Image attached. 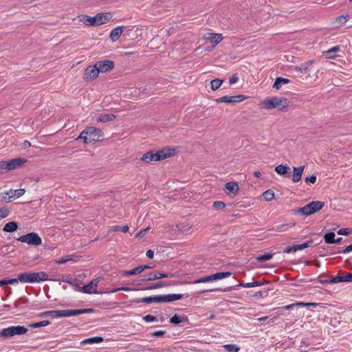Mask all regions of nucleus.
Masks as SVG:
<instances>
[{
    "label": "nucleus",
    "mask_w": 352,
    "mask_h": 352,
    "mask_svg": "<svg viewBox=\"0 0 352 352\" xmlns=\"http://www.w3.org/2000/svg\"><path fill=\"white\" fill-rule=\"evenodd\" d=\"M133 290H137V289H133V288H131V287H120V288H116V289H113L112 290H107V291L102 292V294L103 293H104V294H107V293H115V292H117L118 291L129 292V291H133Z\"/></svg>",
    "instance_id": "a18cd8bd"
},
{
    "label": "nucleus",
    "mask_w": 352,
    "mask_h": 352,
    "mask_svg": "<svg viewBox=\"0 0 352 352\" xmlns=\"http://www.w3.org/2000/svg\"><path fill=\"white\" fill-rule=\"evenodd\" d=\"M76 316V309L56 310V318L70 317Z\"/></svg>",
    "instance_id": "5701e85b"
},
{
    "label": "nucleus",
    "mask_w": 352,
    "mask_h": 352,
    "mask_svg": "<svg viewBox=\"0 0 352 352\" xmlns=\"http://www.w3.org/2000/svg\"><path fill=\"white\" fill-rule=\"evenodd\" d=\"M335 239V233L333 232H330L324 234V240L326 243L327 244H332L333 243V241Z\"/></svg>",
    "instance_id": "4c0bfd02"
},
{
    "label": "nucleus",
    "mask_w": 352,
    "mask_h": 352,
    "mask_svg": "<svg viewBox=\"0 0 352 352\" xmlns=\"http://www.w3.org/2000/svg\"><path fill=\"white\" fill-rule=\"evenodd\" d=\"M336 280H338L337 276L333 277V278H331V279L322 280L320 281V283H323V284H336V283H338V282L336 281Z\"/></svg>",
    "instance_id": "864d4df0"
},
{
    "label": "nucleus",
    "mask_w": 352,
    "mask_h": 352,
    "mask_svg": "<svg viewBox=\"0 0 352 352\" xmlns=\"http://www.w3.org/2000/svg\"><path fill=\"white\" fill-rule=\"evenodd\" d=\"M157 154H159L160 161L163 160L173 156L175 154V149L170 147L164 148L161 151H158Z\"/></svg>",
    "instance_id": "f3484780"
},
{
    "label": "nucleus",
    "mask_w": 352,
    "mask_h": 352,
    "mask_svg": "<svg viewBox=\"0 0 352 352\" xmlns=\"http://www.w3.org/2000/svg\"><path fill=\"white\" fill-rule=\"evenodd\" d=\"M4 281L6 283V285H7V284H11V285L17 284L19 282H20L19 281V275L18 276L17 278L4 280Z\"/></svg>",
    "instance_id": "bf43d9fd"
},
{
    "label": "nucleus",
    "mask_w": 352,
    "mask_h": 352,
    "mask_svg": "<svg viewBox=\"0 0 352 352\" xmlns=\"http://www.w3.org/2000/svg\"><path fill=\"white\" fill-rule=\"evenodd\" d=\"M260 285H261V283H260L258 282L254 281V282H250V283H241L240 285H238L236 286L229 287H226V288H224V289L214 288V289H207V290H201V291L197 292L196 294L200 295V294H202L206 293V292H230V291H231L233 289H236L238 288V287H240V286L241 287H243L249 288V287H257V286H260Z\"/></svg>",
    "instance_id": "0eeeda50"
},
{
    "label": "nucleus",
    "mask_w": 352,
    "mask_h": 352,
    "mask_svg": "<svg viewBox=\"0 0 352 352\" xmlns=\"http://www.w3.org/2000/svg\"><path fill=\"white\" fill-rule=\"evenodd\" d=\"M212 281V275L206 276L204 277H201L200 278L196 279L193 280L192 283L193 284H197V283H207V282H211Z\"/></svg>",
    "instance_id": "79ce46f5"
},
{
    "label": "nucleus",
    "mask_w": 352,
    "mask_h": 352,
    "mask_svg": "<svg viewBox=\"0 0 352 352\" xmlns=\"http://www.w3.org/2000/svg\"><path fill=\"white\" fill-rule=\"evenodd\" d=\"M324 205V204L322 201H311L309 204L296 210L294 214L305 216L311 215L320 210Z\"/></svg>",
    "instance_id": "39448f33"
},
{
    "label": "nucleus",
    "mask_w": 352,
    "mask_h": 352,
    "mask_svg": "<svg viewBox=\"0 0 352 352\" xmlns=\"http://www.w3.org/2000/svg\"><path fill=\"white\" fill-rule=\"evenodd\" d=\"M223 347L228 352H239L240 351V347L236 344H228L223 345Z\"/></svg>",
    "instance_id": "58836bf2"
},
{
    "label": "nucleus",
    "mask_w": 352,
    "mask_h": 352,
    "mask_svg": "<svg viewBox=\"0 0 352 352\" xmlns=\"http://www.w3.org/2000/svg\"><path fill=\"white\" fill-rule=\"evenodd\" d=\"M111 18V12H100L94 16L82 15L80 21L87 26H98L107 23Z\"/></svg>",
    "instance_id": "f03ea898"
},
{
    "label": "nucleus",
    "mask_w": 352,
    "mask_h": 352,
    "mask_svg": "<svg viewBox=\"0 0 352 352\" xmlns=\"http://www.w3.org/2000/svg\"><path fill=\"white\" fill-rule=\"evenodd\" d=\"M8 195L10 196V200L11 201L21 197V196H23L24 194H25V189L23 188H20V189H17V190H12V189H10L9 190H8Z\"/></svg>",
    "instance_id": "4be33fe9"
},
{
    "label": "nucleus",
    "mask_w": 352,
    "mask_h": 352,
    "mask_svg": "<svg viewBox=\"0 0 352 352\" xmlns=\"http://www.w3.org/2000/svg\"><path fill=\"white\" fill-rule=\"evenodd\" d=\"M176 227L179 231H180L182 232H184V233L190 232V230L192 229V225H190L188 223H184L178 224V225H177Z\"/></svg>",
    "instance_id": "7c9ffc66"
},
{
    "label": "nucleus",
    "mask_w": 352,
    "mask_h": 352,
    "mask_svg": "<svg viewBox=\"0 0 352 352\" xmlns=\"http://www.w3.org/2000/svg\"><path fill=\"white\" fill-rule=\"evenodd\" d=\"M337 278L338 280H336V281H338V283L352 282V273H347L344 276H338Z\"/></svg>",
    "instance_id": "e433bc0d"
},
{
    "label": "nucleus",
    "mask_w": 352,
    "mask_h": 352,
    "mask_svg": "<svg viewBox=\"0 0 352 352\" xmlns=\"http://www.w3.org/2000/svg\"><path fill=\"white\" fill-rule=\"evenodd\" d=\"M144 320L146 322H151L154 321H157V319L155 316H153L152 315H146L143 318Z\"/></svg>",
    "instance_id": "5fc2aeb1"
},
{
    "label": "nucleus",
    "mask_w": 352,
    "mask_h": 352,
    "mask_svg": "<svg viewBox=\"0 0 352 352\" xmlns=\"http://www.w3.org/2000/svg\"><path fill=\"white\" fill-rule=\"evenodd\" d=\"M99 75L98 69L95 65L88 66L83 74V79L85 81H91L96 79Z\"/></svg>",
    "instance_id": "9b49d317"
},
{
    "label": "nucleus",
    "mask_w": 352,
    "mask_h": 352,
    "mask_svg": "<svg viewBox=\"0 0 352 352\" xmlns=\"http://www.w3.org/2000/svg\"><path fill=\"white\" fill-rule=\"evenodd\" d=\"M305 182L306 183L314 184L316 182V176L311 175L310 177H307L305 179Z\"/></svg>",
    "instance_id": "052dcab7"
},
{
    "label": "nucleus",
    "mask_w": 352,
    "mask_h": 352,
    "mask_svg": "<svg viewBox=\"0 0 352 352\" xmlns=\"http://www.w3.org/2000/svg\"><path fill=\"white\" fill-rule=\"evenodd\" d=\"M99 283V278L92 279L90 283L87 285L80 287L78 285H76V290L81 291L85 294H102V292H97L96 287Z\"/></svg>",
    "instance_id": "1a4fd4ad"
},
{
    "label": "nucleus",
    "mask_w": 352,
    "mask_h": 352,
    "mask_svg": "<svg viewBox=\"0 0 352 352\" xmlns=\"http://www.w3.org/2000/svg\"><path fill=\"white\" fill-rule=\"evenodd\" d=\"M213 206L217 210H221L225 208L226 204L223 201H216L213 203Z\"/></svg>",
    "instance_id": "603ef678"
},
{
    "label": "nucleus",
    "mask_w": 352,
    "mask_h": 352,
    "mask_svg": "<svg viewBox=\"0 0 352 352\" xmlns=\"http://www.w3.org/2000/svg\"><path fill=\"white\" fill-rule=\"evenodd\" d=\"M124 26H118L113 29L110 33L109 37L112 41H116L121 36Z\"/></svg>",
    "instance_id": "412c9836"
},
{
    "label": "nucleus",
    "mask_w": 352,
    "mask_h": 352,
    "mask_svg": "<svg viewBox=\"0 0 352 352\" xmlns=\"http://www.w3.org/2000/svg\"><path fill=\"white\" fill-rule=\"evenodd\" d=\"M340 51V47L338 46H335L333 47H331L330 48L329 50H328L327 51H326V53L327 54H331V53H335V52H338Z\"/></svg>",
    "instance_id": "680f3d73"
},
{
    "label": "nucleus",
    "mask_w": 352,
    "mask_h": 352,
    "mask_svg": "<svg viewBox=\"0 0 352 352\" xmlns=\"http://www.w3.org/2000/svg\"><path fill=\"white\" fill-rule=\"evenodd\" d=\"M18 224L15 221H10L4 225L3 231L5 232H13L18 229Z\"/></svg>",
    "instance_id": "b1692460"
},
{
    "label": "nucleus",
    "mask_w": 352,
    "mask_h": 352,
    "mask_svg": "<svg viewBox=\"0 0 352 352\" xmlns=\"http://www.w3.org/2000/svg\"><path fill=\"white\" fill-rule=\"evenodd\" d=\"M273 257V254L271 253H265L263 255H261L256 258V260L259 262H265L272 259Z\"/></svg>",
    "instance_id": "c03bdc74"
},
{
    "label": "nucleus",
    "mask_w": 352,
    "mask_h": 352,
    "mask_svg": "<svg viewBox=\"0 0 352 352\" xmlns=\"http://www.w3.org/2000/svg\"><path fill=\"white\" fill-rule=\"evenodd\" d=\"M311 62H307L305 65H302L300 67H296V70L300 72L301 74H305L309 72V66L311 65Z\"/></svg>",
    "instance_id": "ea45409f"
},
{
    "label": "nucleus",
    "mask_w": 352,
    "mask_h": 352,
    "mask_svg": "<svg viewBox=\"0 0 352 352\" xmlns=\"http://www.w3.org/2000/svg\"><path fill=\"white\" fill-rule=\"evenodd\" d=\"M312 244H313V241L310 240V241L305 242L304 243H302V244H296V245L288 246L284 250V252L287 253V254H289L292 252H296L298 250H302L307 248L311 247L312 245Z\"/></svg>",
    "instance_id": "ddd939ff"
},
{
    "label": "nucleus",
    "mask_w": 352,
    "mask_h": 352,
    "mask_svg": "<svg viewBox=\"0 0 352 352\" xmlns=\"http://www.w3.org/2000/svg\"><path fill=\"white\" fill-rule=\"evenodd\" d=\"M352 252V244L351 245H348L344 250H343V253L344 254H348L349 252Z\"/></svg>",
    "instance_id": "774afa93"
},
{
    "label": "nucleus",
    "mask_w": 352,
    "mask_h": 352,
    "mask_svg": "<svg viewBox=\"0 0 352 352\" xmlns=\"http://www.w3.org/2000/svg\"><path fill=\"white\" fill-rule=\"evenodd\" d=\"M347 20V16L341 15L336 19L335 24L336 26H341L344 25L346 23Z\"/></svg>",
    "instance_id": "a19ab883"
},
{
    "label": "nucleus",
    "mask_w": 352,
    "mask_h": 352,
    "mask_svg": "<svg viewBox=\"0 0 352 352\" xmlns=\"http://www.w3.org/2000/svg\"><path fill=\"white\" fill-rule=\"evenodd\" d=\"M289 105V101L285 98L271 97L263 100L260 106L265 109H272L280 108L282 111H285Z\"/></svg>",
    "instance_id": "7ed1b4c3"
},
{
    "label": "nucleus",
    "mask_w": 352,
    "mask_h": 352,
    "mask_svg": "<svg viewBox=\"0 0 352 352\" xmlns=\"http://www.w3.org/2000/svg\"><path fill=\"white\" fill-rule=\"evenodd\" d=\"M351 232L349 228H341L338 231V234L340 235H348Z\"/></svg>",
    "instance_id": "13d9d810"
},
{
    "label": "nucleus",
    "mask_w": 352,
    "mask_h": 352,
    "mask_svg": "<svg viewBox=\"0 0 352 352\" xmlns=\"http://www.w3.org/2000/svg\"><path fill=\"white\" fill-rule=\"evenodd\" d=\"M305 168V166L304 165L298 167H293L292 180L294 183L298 182L301 179Z\"/></svg>",
    "instance_id": "6ab92c4d"
},
{
    "label": "nucleus",
    "mask_w": 352,
    "mask_h": 352,
    "mask_svg": "<svg viewBox=\"0 0 352 352\" xmlns=\"http://www.w3.org/2000/svg\"><path fill=\"white\" fill-rule=\"evenodd\" d=\"M186 320L185 316H180L175 314L170 320V322L175 324H178Z\"/></svg>",
    "instance_id": "c9c22d12"
},
{
    "label": "nucleus",
    "mask_w": 352,
    "mask_h": 352,
    "mask_svg": "<svg viewBox=\"0 0 352 352\" xmlns=\"http://www.w3.org/2000/svg\"><path fill=\"white\" fill-rule=\"evenodd\" d=\"M48 280H50L48 275L45 272L19 274V281L23 283H40Z\"/></svg>",
    "instance_id": "20e7f679"
},
{
    "label": "nucleus",
    "mask_w": 352,
    "mask_h": 352,
    "mask_svg": "<svg viewBox=\"0 0 352 352\" xmlns=\"http://www.w3.org/2000/svg\"><path fill=\"white\" fill-rule=\"evenodd\" d=\"M160 302H173V295L166 294V295H160Z\"/></svg>",
    "instance_id": "49530a36"
},
{
    "label": "nucleus",
    "mask_w": 352,
    "mask_h": 352,
    "mask_svg": "<svg viewBox=\"0 0 352 352\" xmlns=\"http://www.w3.org/2000/svg\"><path fill=\"white\" fill-rule=\"evenodd\" d=\"M115 118H116V116L113 114H111V113L104 114V115H102L101 116H100L97 119V121L101 122H107L112 121Z\"/></svg>",
    "instance_id": "2f4dec72"
},
{
    "label": "nucleus",
    "mask_w": 352,
    "mask_h": 352,
    "mask_svg": "<svg viewBox=\"0 0 352 352\" xmlns=\"http://www.w3.org/2000/svg\"><path fill=\"white\" fill-rule=\"evenodd\" d=\"M0 202L9 203L11 202L8 192L5 191L0 192Z\"/></svg>",
    "instance_id": "09e8293b"
},
{
    "label": "nucleus",
    "mask_w": 352,
    "mask_h": 352,
    "mask_svg": "<svg viewBox=\"0 0 352 352\" xmlns=\"http://www.w3.org/2000/svg\"><path fill=\"white\" fill-rule=\"evenodd\" d=\"M289 80L287 78H284L281 77H278L276 79V81L273 85V87L279 89L283 85H286L289 83Z\"/></svg>",
    "instance_id": "c85d7f7f"
},
{
    "label": "nucleus",
    "mask_w": 352,
    "mask_h": 352,
    "mask_svg": "<svg viewBox=\"0 0 352 352\" xmlns=\"http://www.w3.org/2000/svg\"><path fill=\"white\" fill-rule=\"evenodd\" d=\"M203 39L212 44V47L214 48L223 39V35L219 33L207 32L204 34Z\"/></svg>",
    "instance_id": "9d476101"
},
{
    "label": "nucleus",
    "mask_w": 352,
    "mask_h": 352,
    "mask_svg": "<svg viewBox=\"0 0 352 352\" xmlns=\"http://www.w3.org/2000/svg\"><path fill=\"white\" fill-rule=\"evenodd\" d=\"M238 80H239L238 76L236 74H234L230 78L229 82H230V85H233V84L236 83L238 81Z\"/></svg>",
    "instance_id": "e2e57ef3"
},
{
    "label": "nucleus",
    "mask_w": 352,
    "mask_h": 352,
    "mask_svg": "<svg viewBox=\"0 0 352 352\" xmlns=\"http://www.w3.org/2000/svg\"><path fill=\"white\" fill-rule=\"evenodd\" d=\"M96 65L98 69L99 73H104L113 69L114 67V63L111 60H105L97 62Z\"/></svg>",
    "instance_id": "2eb2a0df"
},
{
    "label": "nucleus",
    "mask_w": 352,
    "mask_h": 352,
    "mask_svg": "<svg viewBox=\"0 0 352 352\" xmlns=\"http://www.w3.org/2000/svg\"><path fill=\"white\" fill-rule=\"evenodd\" d=\"M63 280L66 283H68L69 284H70L72 285H75L74 280H73V278L72 277L67 276L66 278H63Z\"/></svg>",
    "instance_id": "69168bd1"
},
{
    "label": "nucleus",
    "mask_w": 352,
    "mask_h": 352,
    "mask_svg": "<svg viewBox=\"0 0 352 352\" xmlns=\"http://www.w3.org/2000/svg\"><path fill=\"white\" fill-rule=\"evenodd\" d=\"M263 197L266 201H272L274 198V193L272 190H267L263 192Z\"/></svg>",
    "instance_id": "de8ad7c7"
},
{
    "label": "nucleus",
    "mask_w": 352,
    "mask_h": 352,
    "mask_svg": "<svg viewBox=\"0 0 352 352\" xmlns=\"http://www.w3.org/2000/svg\"><path fill=\"white\" fill-rule=\"evenodd\" d=\"M141 161L145 163H150L151 162L160 161L159 154L157 152L149 151L144 153L140 158Z\"/></svg>",
    "instance_id": "dca6fc26"
},
{
    "label": "nucleus",
    "mask_w": 352,
    "mask_h": 352,
    "mask_svg": "<svg viewBox=\"0 0 352 352\" xmlns=\"http://www.w3.org/2000/svg\"><path fill=\"white\" fill-rule=\"evenodd\" d=\"M318 305V303L316 302H298L296 303L290 304L286 305L283 307L285 310H289L296 307H316Z\"/></svg>",
    "instance_id": "aec40b11"
},
{
    "label": "nucleus",
    "mask_w": 352,
    "mask_h": 352,
    "mask_svg": "<svg viewBox=\"0 0 352 352\" xmlns=\"http://www.w3.org/2000/svg\"><path fill=\"white\" fill-rule=\"evenodd\" d=\"M3 171H9L8 161H0V173H2Z\"/></svg>",
    "instance_id": "8fccbe9b"
},
{
    "label": "nucleus",
    "mask_w": 352,
    "mask_h": 352,
    "mask_svg": "<svg viewBox=\"0 0 352 352\" xmlns=\"http://www.w3.org/2000/svg\"><path fill=\"white\" fill-rule=\"evenodd\" d=\"M167 285V284H165V283H156L152 286H150V287H146L147 289H157L159 287H162L163 286H166ZM168 285H170V284H168Z\"/></svg>",
    "instance_id": "4d7b16f0"
},
{
    "label": "nucleus",
    "mask_w": 352,
    "mask_h": 352,
    "mask_svg": "<svg viewBox=\"0 0 352 352\" xmlns=\"http://www.w3.org/2000/svg\"><path fill=\"white\" fill-rule=\"evenodd\" d=\"M27 162L26 160L23 158H16L8 161V170H12L21 167L23 164Z\"/></svg>",
    "instance_id": "a211bd4d"
},
{
    "label": "nucleus",
    "mask_w": 352,
    "mask_h": 352,
    "mask_svg": "<svg viewBox=\"0 0 352 352\" xmlns=\"http://www.w3.org/2000/svg\"><path fill=\"white\" fill-rule=\"evenodd\" d=\"M93 312L91 309H76V315H80L83 314H89Z\"/></svg>",
    "instance_id": "6e6d98bb"
},
{
    "label": "nucleus",
    "mask_w": 352,
    "mask_h": 352,
    "mask_svg": "<svg viewBox=\"0 0 352 352\" xmlns=\"http://www.w3.org/2000/svg\"><path fill=\"white\" fill-rule=\"evenodd\" d=\"M11 213V209L8 206L0 208V220L8 217Z\"/></svg>",
    "instance_id": "f704fd0d"
},
{
    "label": "nucleus",
    "mask_w": 352,
    "mask_h": 352,
    "mask_svg": "<svg viewBox=\"0 0 352 352\" xmlns=\"http://www.w3.org/2000/svg\"><path fill=\"white\" fill-rule=\"evenodd\" d=\"M77 257L78 256H76L74 255H69V256H67L65 257H63V258H61L58 260H56V263L57 264H64V263H66L67 262L69 261H77Z\"/></svg>",
    "instance_id": "473e14b6"
},
{
    "label": "nucleus",
    "mask_w": 352,
    "mask_h": 352,
    "mask_svg": "<svg viewBox=\"0 0 352 352\" xmlns=\"http://www.w3.org/2000/svg\"><path fill=\"white\" fill-rule=\"evenodd\" d=\"M231 274L230 272L215 273L212 274V281L230 277Z\"/></svg>",
    "instance_id": "a878e982"
},
{
    "label": "nucleus",
    "mask_w": 352,
    "mask_h": 352,
    "mask_svg": "<svg viewBox=\"0 0 352 352\" xmlns=\"http://www.w3.org/2000/svg\"><path fill=\"white\" fill-rule=\"evenodd\" d=\"M246 99V96L243 95L236 96H225L222 98L217 100V102H225V103H237L242 102Z\"/></svg>",
    "instance_id": "f8f14e48"
},
{
    "label": "nucleus",
    "mask_w": 352,
    "mask_h": 352,
    "mask_svg": "<svg viewBox=\"0 0 352 352\" xmlns=\"http://www.w3.org/2000/svg\"><path fill=\"white\" fill-rule=\"evenodd\" d=\"M102 131L98 128L89 126L84 129L76 140H82L86 144L100 141L103 138Z\"/></svg>",
    "instance_id": "f257e3e1"
},
{
    "label": "nucleus",
    "mask_w": 352,
    "mask_h": 352,
    "mask_svg": "<svg viewBox=\"0 0 352 352\" xmlns=\"http://www.w3.org/2000/svg\"><path fill=\"white\" fill-rule=\"evenodd\" d=\"M150 229V227H147L145 229L141 230L137 234L136 237H140L144 236L146 232Z\"/></svg>",
    "instance_id": "0e129e2a"
},
{
    "label": "nucleus",
    "mask_w": 352,
    "mask_h": 352,
    "mask_svg": "<svg viewBox=\"0 0 352 352\" xmlns=\"http://www.w3.org/2000/svg\"><path fill=\"white\" fill-rule=\"evenodd\" d=\"M41 316H50L56 318V310L47 311L41 314Z\"/></svg>",
    "instance_id": "3c124183"
},
{
    "label": "nucleus",
    "mask_w": 352,
    "mask_h": 352,
    "mask_svg": "<svg viewBox=\"0 0 352 352\" xmlns=\"http://www.w3.org/2000/svg\"><path fill=\"white\" fill-rule=\"evenodd\" d=\"M17 241L35 246L40 245L42 243V239L36 232H30L22 235L17 239Z\"/></svg>",
    "instance_id": "6e6552de"
},
{
    "label": "nucleus",
    "mask_w": 352,
    "mask_h": 352,
    "mask_svg": "<svg viewBox=\"0 0 352 352\" xmlns=\"http://www.w3.org/2000/svg\"><path fill=\"white\" fill-rule=\"evenodd\" d=\"M27 332L28 329L23 326H10L0 331V338H10L14 336L24 335Z\"/></svg>",
    "instance_id": "423d86ee"
},
{
    "label": "nucleus",
    "mask_w": 352,
    "mask_h": 352,
    "mask_svg": "<svg viewBox=\"0 0 352 352\" xmlns=\"http://www.w3.org/2000/svg\"><path fill=\"white\" fill-rule=\"evenodd\" d=\"M226 188L230 192H236L239 190V186L236 182H230L226 184Z\"/></svg>",
    "instance_id": "72a5a7b5"
},
{
    "label": "nucleus",
    "mask_w": 352,
    "mask_h": 352,
    "mask_svg": "<svg viewBox=\"0 0 352 352\" xmlns=\"http://www.w3.org/2000/svg\"><path fill=\"white\" fill-rule=\"evenodd\" d=\"M146 255L148 258H153L154 256V252L151 250H148L146 251Z\"/></svg>",
    "instance_id": "338daca9"
},
{
    "label": "nucleus",
    "mask_w": 352,
    "mask_h": 352,
    "mask_svg": "<svg viewBox=\"0 0 352 352\" xmlns=\"http://www.w3.org/2000/svg\"><path fill=\"white\" fill-rule=\"evenodd\" d=\"M142 272H143V270H142V265H140V266H138L131 270L122 271L121 273H122V275H123V276H131V275L138 274L141 273Z\"/></svg>",
    "instance_id": "bb28decb"
},
{
    "label": "nucleus",
    "mask_w": 352,
    "mask_h": 352,
    "mask_svg": "<svg viewBox=\"0 0 352 352\" xmlns=\"http://www.w3.org/2000/svg\"><path fill=\"white\" fill-rule=\"evenodd\" d=\"M103 341V338L97 336V337H93L90 338H87L85 340H83L81 342V344H94V343H100Z\"/></svg>",
    "instance_id": "c756f323"
},
{
    "label": "nucleus",
    "mask_w": 352,
    "mask_h": 352,
    "mask_svg": "<svg viewBox=\"0 0 352 352\" xmlns=\"http://www.w3.org/2000/svg\"><path fill=\"white\" fill-rule=\"evenodd\" d=\"M177 276L176 273H151L148 274L147 276H144V278L142 279L144 280H157L162 278H172Z\"/></svg>",
    "instance_id": "4468645a"
},
{
    "label": "nucleus",
    "mask_w": 352,
    "mask_h": 352,
    "mask_svg": "<svg viewBox=\"0 0 352 352\" xmlns=\"http://www.w3.org/2000/svg\"><path fill=\"white\" fill-rule=\"evenodd\" d=\"M140 302L148 304L153 302L159 303L160 302V296L144 297L142 298Z\"/></svg>",
    "instance_id": "cd10ccee"
},
{
    "label": "nucleus",
    "mask_w": 352,
    "mask_h": 352,
    "mask_svg": "<svg viewBox=\"0 0 352 352\" xmlns=\"http://www.w3.org/2000/svg\"><path fill=\"white\" fill-rule=\"evenodd\" d=\"M223 80L216 78L210 82L211 89L213 91L218 89L221 85Z\"/></svg>",
    "instance_id": "37998d69"
},
{
    "label": "nucleus",
    "mask_w": 352,
    "mask_h": 352,
    "mask_svg": "<svg viewBox=\"0 0 352 352\" xmlns=\"http://www.w3.org/2000/svg\"><path fill=\"white\" fill-rule=\"evenodd\" d=\"M290 168L287 165L280 164L275 167V171L280 175H285Z\"/></svg>",
    "instance_id": "393cba45"
}]
</instances>
